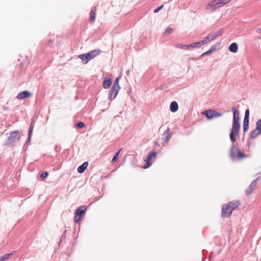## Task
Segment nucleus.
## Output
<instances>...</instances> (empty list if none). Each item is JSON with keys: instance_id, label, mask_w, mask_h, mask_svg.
<instances>
[{"instance_id": "f257e3e1", "label": "nucleus", "mask_w": 261, "mask_h": 261, "mask_svg": "<svg viewBox=\"0 0 261 261\" xmlns=\"http://www.w3.org/2000/svg\"><path fill=\"white\" fill-rule=\"evenodd\" d=\"M240 124L239 121H233L231 132L229 135L230 140L232 143L236 141L237 137L239 136Z\"/></svg>"}, {"instance_id": "f03ea898", "label": "nucleus", "mask_w": 261, "mask_h": 261, "mask_svg": "<svg viewBox=\"0 0 261 261\" xmlns=\"http://www.w3.org/2000/svg\"><path fill=\"white\" fill-rule=\"evenodd\" d=\"M230 1V0H213L207 4L206 9L216 10L228 4Z\"/></svg>"}, {"instance_id": "7ed1b4c3", "label": "nucleus", "mask_w": 261, "mask_h": 261, "mask_svg": "<svg viewBox=\"0 0 261 261\" xmlns=\"http://www.w3.org/2000/svg\"><path fill=\"white\" fill-rule=\"evenodd\" d=\"M261 134V119H258L256 122V127L250 134V138L255 139Z\"/></svg>"}, {"instance_id": "20e7f679", "label": "nucleus", "mask_w": 261, "mask_h": 261, "mask_svg": "<svg viewBox=\"0 0 261 261\" xmlns=\"http://www.w3.org/2000/svg\"><path fill=\"white\" fill-rule=\"evenodd\" d=\"M87 207L86 206H81L76 210V215L74 219L75 222H79L82 220L83 214L86 212Z\"/></svg>"}, {"instance_id": "39448f33", "label": "nucleus", "mask_w": 261, "mask_h": 261, "mask_svg": "<svg viewBox=\"0 0 261 261\" xmlns=\"http://www.w3.org/2000/svg\"><path fill=\"white\" fill-rule=\"evenodd\" d=\"M203 114L209 119L221 117L223 115L222 113H219L214 110H207L204 111Z\"/></svg>"}, {"instance_id": "423d86ee", "label": "nucleus", "mask_w": 261, "mask_h": 261, "mask_svg": "<svg viewBox=\"0 0 261 261\" xmlns=\"http://www.w3.org/2000/svg\"><path fill=\"white\" fill-rule=\"evenodd\" d=\"M20 138V134L19 131L15 130L10 133V135L8 139V143L12 144L15 142L16 140H19Z\"/></svg>"}, {"instance_id": "0eeeda50", "label": "nucleus", "mask_w": 261, "mask_h": 261, "mask_svg": "<svg viewBox=\"0 0 261 261\" xmlns=\"http://www.w3.org/2000/svg\"><path fill=\"white\" fill-rule=\"evenodd\" d=\"M232 209L229 206V205L227 204L226 205H223L222 206V217H227L230 216L232 213Z\"/></svg>"}, {"instance_id": "6e6552de", "label": "nucleus", "mask_w": 261, "mask_h": 261, "mask_svg": "<svg viewBox=\"0 0 261 261\" xmlns=\"http://www.w3.org/2000/svg\"><path fill=\"white\" fill-rule=\"evenodd\" d=\"M257 179H255L254 180H253L251 184L250 185V186H249V187L246 189V194L247 195V196H249L250 195V194H251L253 192V190L256 185V184H257Z\"/></svg>"}, {"instance_id": "1a4fd4ad", "label": "nucleus", "mask_w": 261, "mask_h": 261, "mask_svg": "<svg viewBox=\"0 0 261 261\" xmlns=\"http://www.w3.org/2000/svg\"><path fill=\"white\" fill-rule=\"evenodd\" d=\"M120 88H117L115 87L112 86L110 91V99L113 100L114 99L116 96L118 94V93L120 90Z\"/></svg>"}, {"instance_id": "9d476101", "label": "nucleus", "mask_w": 261, "mask_h": 261, "mask_svg": "<svg viewBox=\"0 0 261 261\" xmlns=\"http://www.w3.org/2000/svg\"><path fill=\"white\" fill-rule=\"evenodd\" d=\"M32 95V93L28 91H23L19 93L17 96V98L18 99H22L25 98L31 97Z\"/></svg>"}, {"instance_id": "9b49d317", "label": "nucleus", "mask_w": 261, "mask_h": 261, "mask_svg": "<svg viewBox=\"0 0 261 261\" xmlns=\"http://www.w3.org/2000/svg\"><path fill=\"white\" fill-rule=\"evenodd\" d=\"M232 143L230 149L229 155L231 159L234 160L236 159L237 155L236 154V152H237L238 148L234 145V143Z\"/></svg>"}, {"instance_id": "f8f14e48", "label": "nucleus", "mask_w": 261, "mask_h": 261, "mask_svg": "<svg viewBox=\"0 0 261 261\" xmlns=\"http://www.w3.org/2000/svg\"><path fill=\"white\" fill-rule=\"evenodd\" d=\"M101 52V50H100L99 49L92 50L88 53V56H89V59L91 60L92 59H94L98 55H99Z\"/></svg>"}, {"instance_id": "ddd939ff", "label": "nucleus", "mask_w": 261, "mask_h": 261, "mask_svg": "<svg viewBox=\"0 0 261 261\" xmlns=\"http://www.w3.org/2000/svg\"><path fill=\"white\" fill-rule=\"evenodd\" d=\"M156 155V153L155 152H152L147 156L146 159V163L147 165L145 166L144 168H148L151 166V163H150V161L153 158H155Z\"/></svg>"}, {"instance_id": "4468645a", "label": "nucleus", "mask_w": 261, "mask_h": 261, "mask_svg": "<svg viewBox=\"0 0 261 261\" xmlns=\"http://www.w3.org/2000/svg\"><path fill=\"white\" fill-rule=\"evenodd\" d=\"M78 57L82 60V62L84 64H87L89 61H90L89 57L88 56V53L81 54Z\"/></svg>"}, {"instance_id": "2eb2a0df", "label": "nucleus", "mask_w": 261, "mask_h": 261, "mask_svg": "<svg viewBox=\"0 0 261 261\" xmlns=\"http://www.w3.org/2000/svg\"><path fill=\"white\" fill-rule=\"evenodd\" d=\"M229 206L232 209V212L233 210L237 208L240 204V202L239 200H234L231 201L228 203Z\"/></svg>"}, {"instance_id": "dca6fc26", "label": "nucleus", "mask_w": 261, "mask_h": 261, "mask_svg": "<svg viewBox=\"0 0 261 261\" xmlns=\"http://www.w3.org/2000/svg\"><path fill=\"white\" fill-rule=\"evenodd\" d=\"M233 112V121H240V114L235 107L232 108Z\"/></svg>"}, {"instance_id": "f3484780", "label": "nucleus", "mask_w": 261, "mask_h": 261, "mask_svg": "<svg viewBox=\"0 0 261 261\" xmlns=\"http://www.w3.org/2000/svg\"><path fill=\"white\" fill-rule=\"evenodd\" d=\"M88 165V163L87 162H84L82 165H81L78 167L77 171L80 173H83L85 171L86 169L87 168Z\"/></svg>"}, {"instance_id": "a211bd4d", "label": "nucleus", "mask_w": 261, "mask_h": 261, "mask_svg": "<svg viewBox=\"0 0 261 261\" xmlns=\"http://www.w3.org/2000/svg\"><path fill=\"white\" fill-rule=\"evenodd\" d=\"M229 50L230 51L236 53L238 51V46L236 43H232L229 46Z\"/></svg>"}, {"instance_id": "6ab92c4d", "label": "nucleus", "mask_w": 261, "mask_h": 261, "mask_svg": "<svg viewBox=\"0 0 261 261\" xmlns=\"http://www.w3.org/2000/svg\"><path fill=\"white\" fill-rule=\"evenodd\" d=\"M170 111L172 112H175L178 110V106L176 101H172L170 106Z\"/></svg>"}, {"instance_id": "aec40b11", "label": "nucleus", "mask_w": 261, "mask_h": 261, "mask_svg": "<svg viewBox=\"0 0 261 261\" xmlns=\"http://www.w3.org/2000/svg\"><path fill=\"white\" fill-rule=\"evenodd\" d=\"M96 8L93 7L90 12V21L93 22L95 21L96 17Z\"/></svg>"}, {"instance_id": "412c9836", "label": "nucleus", "mask_w": 261, "mask_h": 261, "mask_svg": "<svg viewBox=\"0 0 261 261\" xmlns=\"http://www.w3.org/2000/svg\"><path fill=\"white\" fill-rule=\"evenodd\" d=\"M15 254V251H13L10 253L6 254L0 257V261H5L8 259L11 256Z\"/></svg>"}, {"instance_id": "4be33fe9", "label": "nucleus", "mask_w": 261, "mask_h": 261, "mask_svg": "<svg viewBox=\"0 0 261 261\" xmlns=\"http://www.w3.org/2000/svg\"><path fill=\"white\" fill-rule=\"evenodd\" d=\"M215 39L213 34H210L203 40L205 43H207Z\"/></svg>"}, {"instance_id": "5701e85b", "label": "nucleus", "mask_w": 261, "mask_h": 261, "mask_svg": "<svg viewBox=\"0 0 261 261\" xmlns=\"http://www.w3.org/2000/svg\"><path fill=\"white\" fill-rule=\"evenodd\" d=\"M111 84V81L110 79L104 80L103 82V87L104 88L107 89L110 86Z\"/></svg>"}, {"instance_id": "b1692460", "label": "nucleus", "mask_w": 261, "mask_h": 261, "mask_svg": "<svg viewBox=\"0 0 261 261\" xmlns=\"http://www.w3.org/2000/svg\"><path fill=\"white\" fill-rule=\"evenodd\" d=\"M237 153H238V154L237 155L236 159H237L238 160H240V159H242V158L246 156V155L245 154H244L242 152H241L238 149V150H237Z\"/></svg>"}, {"instance_id": "393cba45", "label": "nucleus", "mask_w": 261, "mask_h": 261, "mask_svg": "<svg viewBox=\"0 0 261 261\" xmlns=\"http://www.w3.org/2000/svg\"><path fill=\"white\" fill-rule=\"evenodd\" d=\"M176 48H179L183 49H188V46L187 45H182L181 44H176L175 45Z\"/></svg>"}, {"instance_id": "a878e982", "label": "nucleus", "mask_w": 261, "mask_h": 261, "mask_svg": "<svg viewBox=\"0 0 261 261\" xmlns=\"http://www.w3.org/2000/svg\"><path fill=\"white\" fill-rule=\"evenodd\" d=\"M223 32V30L222 29H219L217 32H216V33H214V35L215 37V38L218 37V36H219L220 35H221L222 34Z\"/></svg>"}, {"instance_id": "bb28decb", "label": "nucleus", "mask_w": 261, "mask_h": 261, "mask_svg": "<svg viewBox=\"0 0 261 261\" xmlns=\"http://www.w3.org/2000/svg\"><path fill=\"white\" fill-rule=\"evenodd\" d=\"M204 44H205V43L204 41V40H201V41H198V42H197L195 43V45L196 46V47H199L201 46L202 45H203Z\"/></svg>"}, {"instance_id": "cd10ccee", "label": "nucleus", "mask_w": 261, "mask_h": 261, "mask_svg": "<svg viewBox=\"0 0 261 261\" xmlns=\"http://www.w3.org/2000/svg\"><path fill=\"white\" fill-rule=\"evenodd\" d=\"M120 80V77H117L114 82V83L113 85V87H117V88H120L119 85V81Z\"/></svg>"}, {"instance_id": "c85d7f7f", "label": "nucleus", "mask_w": 261, "mask_h": 261, "mask_svg": "<svg viewBox=\"0 0 261 261\" xmlns=\"http://www.w3.org/2000/svg\"><path fill=\"white\" fill-rule=\"evenodd\" d=\"M166 139L168 140H169V139L171 138L172 134L170 132L169 128H168V129L166 131Z\"/></svg>"}, {"instance_id": "c756f323", "label": "nucleus", "mask_w": 261, "mask_h": 261, "mask_svg": "<svg viewBox=\"0 0 261 261\" xmlns=\"http://www.w3.org/2000/svg\"><path fill=\"white\" fill-rule=\"evenodd\" d=\"M249 118H244L243 121V125H249Z\"/></svg>"}, {"instance_id": "7c9ffc66", "label": "nucleus", "mask_w": 261, "mask_h": 261, "mask_svg": "<svg viewBox=\"0 0 261 261\" xmlns=\"http://www.w3.org/2000/svg\"><path fill=\"white\" fill-rule=\"evenodd\" d=\"M76 126L77 127H79V128H82L83 127L85 126V124L83 122H79L77 124H76Z\"/></svg>"}, {"instance_id": "2f4dec72", "label": "nucleus", "mask_w": 261, "mask_h": 261, "mask_svg": "<svg viewBox=\"0 0 261 261\" xmlns=\"http://www.w3.org/2000/svg\"><path fill=\"white\" fill-rule=\"evenodd\" d=\"M215 47L214 46H213L211 47V48L209 50L207 51V53H208V54L209 55L211 54L213 51H214L215 50Z\"/></svg>"}, {"instance_id": "473e14b6", "label": "nucleus", "mask_w": 261, "mask_h": 261, "mask_svg": "<svg viewBox=\"0 0 261 261\" xmlns=\"http://www.w3.org/2000/svg\"><path fill=\"white\" fill-rule=\"evenodd\" d=\"M33 128H34V126L33 125V123H31L30 125L29 129V133L30 134H32Z\"/></svg>"}, {"instance_id": "72a5a7b5", "label": "nucleus", "mask_w": 261, "mask_h": 261, "mask_svg": "<svg viewBox=\"0 0 261 261\" xmlns=\"http://www.w3.org/2000/svg\"><path fill=\"white\" fill-rule=\"evenodd\" d=\"M173 32V29L171 28H168L166 30L165 33L166 34H169Z\"/></svg>"}, {"instance_id": "f704fd0d", "label": "nucleus", "mask_w": 261, "mask_h": 261, "mask_svg": "<svg viewBox=\"0 0 261 261\" xmlns=\"http://www.w3.org/2000/svg\"><path fill=\"white\" fill-rule=\"evenodd\" d=\"M249 110L247 109L245 111L244 118H249Z\"/></svg>"}, {"instance_id": "c9c22d12", "label": "nucleus", "mask_w": 261, "mask_h": 261, "mask_svg": "<svg viewBox=\"0 0 261 261\" xmlns=\"http://www.w3.org/2000/svg\"><path fill=\"white\" fill-rule=\"evenodd\" d=\"M48 176V173L46 172H44L41 174V177L45 178Z\"/></svg>"}, {"instance_id": "e433bc0d", "label": "nucleus", "mask_w": 261, "mask_h": 261, "mask_svg": "<svg viewBox=\"0 0 261 261\" xmlns=\"http://www.w3.org/2000/svg\"><path fill=\"white\" fill-rule=\"evenodd\" d=\"M249 128V125H243V131L246 133Z\"/></svg>"}, {"instance_id": "4c0bfd02", "label": "nucleus", "mask_w": 261, "mask_h": 261, "mask_svg": "<svg viewBox=\"0 0 261 261\" xmlns=\"http://www.w3.org/2000/svg\"><path fill=\"white\" fill-rule=\"evenodd\" d=\"M188 46V49H189L190 48H194L196 47V46L195 45V43L187 45Z\"/></svg>"}, {"instance_id": "58836bf2", "label": "nucleus", "mask_w": 261, "mask_h": 261, "mask_svg": "<svg viewBox=\"0 0 261 261\" xmlns=\"http://www.w3.org/2000/svg\"><path fill=\"white\" fill-rule=\"evenodd\" d=\"M163 6H160V7H158V8H156L154 11V13H157L163 7Z\"/></svg>"}, {"instance_id": "ea45409f", "label": "nucleus", "mask_w": 261, "mask_h": 261, "mask_svg": "<svg viewBox=\"0 0 261 261\" xmlns=\"http://www.w3.org/2000/svg\"><path fill=\"white\" fill-rule=\"evenodd\" d=\"M31 136H32V134H30L29 133H28V138L27 142L29 143V142H30L31 141Z\"/></svg>"}, {"instance_id": "a19ab883", "label": "nucleus", "mask_w": 261, "mask_h": 261, "mask_svg": "<svg viewBox=\"0 0 261 261\" xmlns=\"http://www.w3.org/2000/svg\"><path fill=\"white\" fill-rule=\"evenodd\" d=\"M117 158L118 156L114 155L112 160V162H115L117 160Z\"/></svg>"}, {"instance_id": "79ce46f5", "label": "nucleus", "mask_w": 261, "mask_h": 261, "mask_svg": "<svg viewBox=\"0 0 261 261\" xmlns=\"http://www.w3.org/2000/svg\"><path fill=\"white\" fill-rule=\"evenodd\" d=\"M122 150V148H121L120 149H119L117 152L115 153V155H117V156H118V155L119 154L120 151H121Z\"/></svg>"}, {"instance_id": "37998d69", "label": "nucleus", "mask_w": 261, "mask_h": 261, "mask_svg": "<svg viewBox=\"0 0 261 261\" xmlns=\"http://www.w3.org/2000/svg\"><path fill=\"white\" fill-rule=\"evenodd\" d=\"M256 32L261 33V28L259 29H257Z\"/></svg>"}, {"instance_id": "c03bdc74", "label": "nucleus", "mask_w": 261, "mask_h": 261, "mask_svg": "<svg viewBox=\"0 0 261 261\" xmlns=\"http://www.w3.org/2000/svg\"><path fill=\"white\" fill-rule=\"evenodd\" d=\"M208 55V53H207V51L203 53L202 55H201V56H204L205 55Z\"/></svg>"}, {"instance_id": "a18cd8bd", "label": "nucleus", "mask_w": 261, "mask_h": 261, "mask_svg": "<svg viewBox=\"0 0 261 261\" xmlns=\"http://www.w3.org/2000/svg\"><path fill=\"white\" fill-rule=\"evenodd\" d=\"M169 140L166 138V140L164 141V143H167L168 142Z\"/></svg>"}]
</instances>
